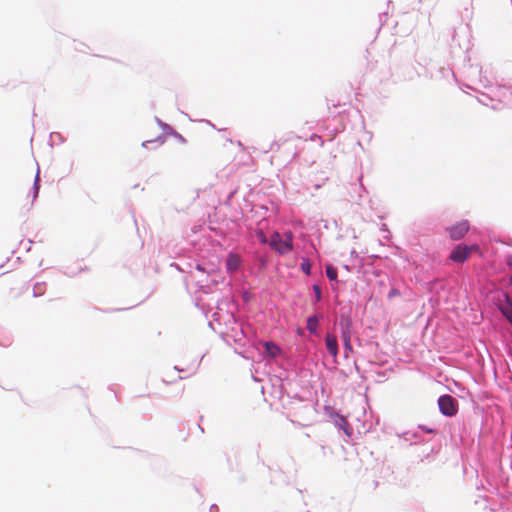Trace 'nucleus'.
Segmentation results:
<instances>
[{"label": "nucleus", "mask_w": 512, "mask_h": 512, "mask_svg": "<svg viewBox=\"0 0 512 512\" xmlns=\"http://www.w3.org/2000/svg\"><path fill=\"white\" fill-rule=\"evenodd\" d=\"M269 245L280 254H287L293 248L292 234L286 233L282 236L278 232H274L269 240Z\"/></svg>", "instance_id": "f257e3e1"}, {"label": "nucleus", "mask_w": 512, "mask_h": 512, "mask_svg": "<svg viewBox=\"0 0 512 512\" xmlns=\"http://www.w3.org/2000/svg\"><path fill=\"white\" fill-rule=\"evenodd\" d=\"M478 250H479V246L477 244H474L471 246L459 244L453 248L452 252L450 253L449 258L453 262L463 263L469 258L470 254L473 251H478Z\"/></svg>", "instance_id": "f03ea898"}, {"label": "nucleus", "mask_w": 512, "mask_h": 512, "mask_svg": "<svg viewBox=\"0 0 512 512\" xmlns=\"http://www.w3.org/2000/svg\"><path fill=\"white\" fill-rule=\"evenodd\" d=\"M438 406L441 413L445 416L452 417L458 411L457 401L450 395H443L438 399Z\"/></svg>", "instance_id": "7ed1b4c3"}, {"label": "nucleus", "mask_w": 512, "mask_h": 512, "mask_svg": "<svg viewBox=\"0 0 512 512\" xmlns=\"http://www.w3.org/2000/svg\"><path fill=\"white\" fill-rule=\"evenodd\" d=\"M469 228V222L467 220H463L447 228V231L449 233L450 238L456 241L462 239L469 231Z\"/></svg>", "instance_id": "20e7f679"}, {"label": "nucleus", "mask_w": 512, "mask_h": 512, "mask_svg": "<svg viewBox=\"0 0 512 512\" xmlns=\"http://www.w3.org/2000/svg\"><path fill=\"white\" fill-rule=\"evenodd\" d=\"M241 265V259L237 254L230 253L227 256L226 268L229 272L233 273L239 269Z\"/></svg>", "instance_id": "39448f33"}, {"label": "nucleus", "mask_w": 512, "mask_h": 512, "mask_svg": "<svg viewBox=\"0 0 512 512\" xmlns=\"http://www.w3.org/2000/svg\"><path fill=\"white\" fill-rule=\"evenodd\" d=\"M326 348L333 357L338 355V343L337 339L332 334H327L325 337Z\"/></svg>", "instance_id": "423d86ee"}, {"label": "nucleus", "mask_w": 512, "mask_h": 512, "mask_svg": "<svg viewBox=\"0 0 512 512\" xmlns=\"http://www.w3.org/2000/svg\"><path fill=\"white\" fill-rule=\"evenodd\" d=\"M342 330V336L351 335L352 321L349 317L342 316L339 322Z\"/></svg>", "instance_id": "0eeeda50"}, {"label": "nucleus", "mask_w": 512, "mask_h": 512, "mask_svg": "<svg viewBox=\"0 0 512 512\" xmlns=\"http://www.w3.org/2000/svg\"><path fill=\"white\" fill-rule=\"evenodd\" d=\"M318 327V317L311 316L307 319V329L311 333H315Z\"/></svg>", "instance_id": "6e6552de"}, {"label": "nucleus", "mask_w": 512, "mask_h": 512, "mask_svg": "<svg viewBox=\"0 0 512 512\" xmlns=\"http://www.w3.org/2000/svg\"><path fill=\"white\" fill-rule=\"evenodd\" d=\"M501 311L507 320L512 324V303L507 302L501 307Z\"/></svg>", "instance_id": "1a4fd4ad"}, {"label": "nucleus", "mask_w": 512, "mask_h": 512, "mask_svg": "<svg viewBox=\"0 0 512 512\" xmlns=\"http://www.w3.org/2000/svg\"><path fill=\"white\" fill-rule=\"evenodd\" d=\"M266 352L271 356H276L279 352V348L277 345H275L272 342H266L265 343Z\"/></svg>", "instance_id": "9d476101"}, {"label": "nucleus", "mask_w": 512, "mask_h": 512, "mask_svg": "<svg viewBox=\"0 0 512 512\" xmlns=\"http://www.w3.org/2000/svg\"><path fill=\"white\" fill-rule=\"evenodd\" d=\"M46 286L45 283H36L33 287V295L41 296L45 293Z\"/></svg>", "instance_id": "9b49d317"}, {"label": "nucleus", "mask_w": 512, "mask_h": 512, "mask_svg": "<svg viewBox=\"0 0 512 512\" xmlns=\"http://www.w3.org/2000/svg\"><path fill=\"white\" fill-rule=\"evenodd\" d=\"M326 275L330 280H336L337 279V269L333 267L332 265L326 266Z\"/></svg>", "instance_id": "f8f14e48"}, {"label": "nucleus", "mask_w": 512, "mask_h": 512, "mask_svg": "<svg viewBox=\"0 0 512 512\" xmlns=\"http://www.w3.org/2000/svg\"><path fill=\"white\" fill-rule=\"evenodd\" d=\"M343 338V341H344V347L346 350L348 351H352V346H351V335H347L345 333V336H342Z\"/></svg>", "instance_id": "ddd939ff"}, {"label": "nucleus", "mask_w": 512, "mask_h": 512, "mask_svg": "<svg viewBox=\"0 0 512 512\" xmlns=\"http://www.w3.org/2000/svg\"><path fill=\"white\" fill-rule=\"evenodd\" d=\"M301 269L307 274H310L311 264L308 261H303L301 263Z\"/></svg>", "instance_id": "4468645a"}, {"label": "nucleus", "mask_w": 512, "mask_h": 512, "mask_svg": "<svg viewBox=\"0 0 512 512\" xmlns=\"http://www.w3.org/2000/svg\"><path fill=\"white\" fill-rule=\"evenodd\" d=\"M313 290L315 292L316 300L320 301L321 300V289H320V287L318 285H314L313 286Z\"/></svg>", "instance_id": "2eb2a0df"}, {"label": "nucleus", "mask_w": 512, "mask_h": 512, "mask_svg": "<svg viewBox=\"0 0 512 512\" xmlns=\"http://www.w3.org/2000/svg\"><path fill=\"white\" fill-rule=\"evenodd\" d=\"M257 236L262 243H269L268 239L266 238L265 234L262 231L257 232Z\"/></svg>", "instance_id": "dca6fc26"}, {"label": "nucleus", "mask_w": 512, "mask_h": 512, "mask_svg": "<svg viewBox=\"0 0 512 512\" xmlns=\"http://www.w3.org/2000/svg\"><path fill=\"white\" fill-rule=\"evenodd\" d=\"M317 139L321 140V137H320L319 135H317V134H313V135L311 136V140H313V141H314V140H317Z\"/></svg>", "instance_id": "f3484780"}, {"label": "nucleus", "mask_w": 512, "mask_h": 512, "mask_svg": "<svg viewBox=\"0 0 512 512\" xmlns=\"http://www.w3.org/2000/svg\"><path fill=\"white\" fill-rule=\"evenodd\" d=\"M394 295H397V291L396 290H392L390 293H389V297L391 298L392 296Z\"/></svg>", "instance_id": "a211bd4d"}, {"label": "nucleus", "mask_w": 512, "mask_h": 512, "mask_svg": "<svg viewBox=\"0 0 512 512\" xmlns=\"http://www.w3.org/2000/svg\"><path fill=\"white\" fill-rule=\"evenodd\" d=\"M38 180H39V177H38V175H37V176H36V180H35V186L37 185Z\"/></svg>", "instance_id": "6ab92c4d"}, {"label": "nucleus", "mask_w": 512, "mask_h": 512, "mask_svg": "<svg viewBox=\"0 0 512 512\" xmlns=\"http://www.w3.org/2000/svg\"><path fill=\"white\" fill-rule=\"evenodd\" d=\"M37 189H38V186H36V191H35V195H34V197H36V195L38 194Z\"/></svg>", "instance_id": "aec40b11"}, {"label": "nucleus", "mask_w": 512, "mask_h": 512, "mask_svg": "<svg viewBox=\"0 0 512 512\" xmlns=\"http://www.w3.org/2000/svg\"><path fill=\"white\" fill-rule=\"evenodd\" d=\"M511 283H512V275H511V279H510Z\"/></svg>", "instance_id": "412c9836"}]
</instances>
